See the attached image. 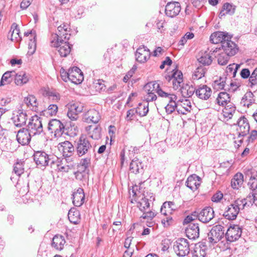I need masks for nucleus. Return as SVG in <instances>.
Wrapping results in <instances>:
<instances>
[{"label": "nucleus", "mask_w": 257, "mask_h": 257, "mask_svg": "<svg viewBox=\"0 0 257 257\" xmlns=\"http://www.w3.org/2000/svg\"><path fill=\"white\" fill-rule=\"evenodd\" d=\"M58 111V106L56 104H50L46 111L47 113H48L51 116L55 115Z\"/></svg>", "instance_id": "774afa93"}, {"label": "nucleus", "mask_w": 257, "mask_h": 257, "mask_svg": "<svg viewBox=\"0 0 257 257\" xmlns=\"http://www.w3.org/2000/svg\"><path fill=\"white\" fill-rule=\"evenodd\" d=\"M238 127L236 131L238 137H243L248 134L250 128L248 121L244 116H241L237 121Z\"/></svg>", "instance_id": "4468645a"}, {"label": "nucleus", "mask_w": 257, "mask_h": 257, "mask_svg": "<svg viewBox=\"0 0 257 257\" xmlns=\"http://www.w3.org/2000/svg\"><path fill=\"white\" fill-rule=\"evenodd\" d=\"M27 126L30 134L34 136L40 135L43 131L41 118L36 115L31 118Z\"/></svg>", "instance_id": "0eeeda50"}, {"label": "nucleus", "mask_w": 257, "mask_h": 257, "mask_svg": "<svg viewBox=\"0 0 257 257\" xmlns=\"http://www.w3.org/2000/svg\"><path fill=\"white\" fill-rule=\"evenodd\" d=\"M227 38L225 35V32L218 31L212 34L210 37V41L213 44H218L221 43L222 38Z\"/></svg>", "instance_id": "de8ad7c7"}, {"label": "nucleus", "mask_w": 257, "mask_h": 257, "mask_svg": "<svg viewBox=\"0 0 257 257\" xmlns=\"http://www.w3.org/2000/svg\"><path fill=\"white\" fill-rule=\"evenodd\" d=\"M69 25L67 24H63V26H60L58 27V32L56 34L52 35L51 40V45H56L59 41H68L70 34Z\"/></svg>", "instance_id": "7ed1b4c3"}, {"label": "nucleus", "mask_w": 257, "mask_h": 257, "mask_svg": "<svg viewBox=\"0 0 257 257\" xmlns=\"http://www.w3.org/2000/svg\"><path fill=\"white\" fill-rule=\"evenodd\" d=\"M240 65L235 64L234 63L229 64L226 69V73L230 77H235L237 71L239 68Z\"/></svg>", "instance_id": "603ef678"}, {"label": "nucleus", "mask_w": 257, "mask_h": 257, "mask_svg": "<svg viewBox=\"0 0 257 257\" xmlns=\"http://www.w3.org/2000/svg\"><path fill=\"white\" fill-rule=\"evenodd\" d=\"M180 11L181 6L178 2H169L166 6L165 14L170 18H174L178 15Z\"/></svg>", "instance_id": "6ab92c4d"}, {"label": "nucleus", "mask_w": 257, "mask_h": 257, "mask_svg": "<svg viewBox=\"0 0 257 257\" xmlns=\"http://www.w3.org/2000/svg\"><path fill=\"white\" fill-rule=\"evenodd\" d=\"M180 87L181 94L185 98L190 97L194 93L196 94V88L192 85H184L183 83Z\"/></svg>", "instance_id": "e433bc0d"}, {"label": "nucleus", "mask_w": 257, "mask_h": 257, "mask_svg": "<svg viewBox=\"0 0 257 257\" xmlns=\"http://www.w3.org/2000/svg\"><path fill=\"white\" fill-rule=\"evenodd\" d=\"M178 106H181L187 111H190L192 109L191 103L189 100L185 98L177 101Z\"/></svg>", "instance_id": "864d4df0"}, {"label": "nucleus", "mask_w": 257, "mask_h": 257, "mask_svg": "<svg viewBox=\"0 0 257 257\" xmlns=\"http://www.w3.org/2000/svg\"><path fill=\"white\" fill-rule=\"evenodd\" d=\"M32 136H33L27 128H22L18 132L17 140L22 145H27L30 142Z\"/></svg>", "instance_id": "412c9836"}, {"label": "nucleus", "mask_w": 257, "mask_h": 257, "mask_svg": "<svg viewBox=\"0 0 257 257\" xmlns=\"http://www.w3.org/2000/svg\"><path fill=\"white\" fill-rule=\"evenodd\" d=\"M162 219V223L165 227H167L173 223V219L171 216V214H168V215Z\"/></svg>", "instance_id": "e2e57ef3"}, {"label": "nucleus", "mask_w": 257, "mask_h": 257, "mask_svg": "<svg viewBox=\"0 0 257 257\" xmlns=\"http://www.w3.org/2000/svg\"><path fill=\"white\" fill-rule=\"evenodd\" d=\"M8 39L12 41L19 42L21 41L22 37L20 35V29L16 23H13L8 35Z\"/></svg>", "instance_id": "473e14b6"}, {"label": "nucleus", "mask_w": 257, "mask_h": 257, "mask_svg": "<svg viewBox=\"0 0 257 257\" xmlns=\"http://www.w3.org/2000/svg\"><path fill=\"white\" fill-rule=\"evenodd\" d=\"M154 200L155 197L153 196H151L150 199L144 197L137 202V207L141 211L145 213L146 210L150 208V202H153Z\"/></svg>", "instance_id": "7c9ffc66"}, {"label": "nucleus", "mask_w": 257, "mask_h": 257, "mask_svg": "<svg viewBox=\"0 0 257 257\" xmlns=\"http://www.w3.org/2000/svg\"><path fill=\"white\" fill-rule=\"evenodd\" d=\"M224 227L220 225L213 226L208 233L209 242L211 244H214L220 241L224 235Z\"/></svg>", "instance_id": "6e6552de"}, {"label": "nucleus", "mask_w": 257, "mask_h": 257, "mask_svg": "<svg viewBox=\"0 0 257 257\" xmlns=\"http://www.w3.org/2000/svg\"><path fill=\"white\" fill-rule=\"evenodd\" d=\"M248 198H238L233 201L230 205L227 206L225 209L223 215L225 218L228 220H234L237 215L243 210L246 206H249V204L247 203Z\"/></svg>", "instance_id": "f257e3e1"}, {"label": "nucleus", "mask_w": 257, "mask_h": 257, "mask_svg": "<svg viewBox=\"0 0 257 257\" xmlns=\"http://www.w3.org/2000/svg\"><path fill=\"white\" fill-rule=\"evenodd\" d=\"M205 71L202 67H198L194 71L192 75V79L194 80H198L204 76Z\"/></svg>", "instance_id": "13d9d810"}, {"label": "nucleus", "mask_w": 257, "mask_h": 257, "mask_svg": "<svg viewBox=\"0 0 257 257\" xmlns=\"http://www.w3.org/2000/svg\"><path fill=\"white\" fill-rule=\"evenodd\" d=\"M69 81L76 84L81 83L84 79L83 73L77 67H73L69 69Z\"/></svg>", "instance_id": "aec40b11"}, {"label": "nucleus", "mask_w": 257, "mask_h": 257, "mask_svg": "<svg viewBox=\"0 0 257 257\" xmlns=\"http://www.w3.org/2000/svg\"><path fill=\"white\" fill-rule=\"evenodd\" d=\"M68 109L67 116L71 120H76L78 118V115L81 113L83 108V105L79 102H72L67 105Z\"/></svg>", "instance_id": "1a4fd4ad"}, {"label": "nucleus", "mask_w": 257, "mask_h": 257, "mask_svg": "<svg viewBox=\"0 0 257 257\" xmlns=\"http://www.w3.org/2000/svg\"><path fill=\"white\" fill-rule=\"evenodd\" d=\"M135 56L137 61L145 63L150 58L151 52L147 47L143 46L137 49Z\"/></svg>", "instance_id": "b1692460"}, {"label": "nucleus", "mask_w": 257, "mask_h": 257, "mask_svg": "<svg viewBox=\"0 0 257 257\" xmlns=\"http://www.w3.org/2000/svg\"><path fill=\"white\" fill-rule=\"evenodd\" d=\"M155 216L156 214L153 211L150 210L147 211L146 210L145 213H143V214L140 217V218L147 219V226L149 227H152L154 225V223L153 222L149 221V220H152Z\"/></svg>", "instance_id": "3c124183"}, {"label": "nucleus", "mask_w": 257, "mask_h": 257, "mask_svg": "<svg viewBox=\"0 0 257 257\" xmlns=\"http://www.w3.org/2000/svg\"><path fill=\"white\" fill-rule=\"evenodd\" d=\"M15 75H16V72L14 71L5 72L2 77L0 82V86L10 84L12 82Z\"/></svg>", "instance_id": "c03bdc74"}, {"label": "nucleus", "mask_w": 257, "mask_h": 257, "mask_svg": "<svg viewBox=\"0 0 257 257\" xmlns=\"http://www.w3.org/2000/svg\"><path fill=\"white\" fill-rule=\"evenodd\" d=\"M68 216L69 221L74 224H77L80 222V214L78 210L70 209Z\"/></svg>", "instance_id": "a19ab883"}, {"label": "nucleus", "mask_w": 257, "mask_h": 257, "mask_svg": "<svg viewBox=\"0 0 257 257\" xmlns=\"http://www.w3.org/2000/svg\"><path fill=\"white\" fill-rule=\"evenodd\" d=\"M159 87V84L154 82L148 83L144 87L145 91L147 93L145 98L147 103L149 101H152L157 99V96L155 94V88Z\"/></svg>", "instance_id": "f3484780"}, {"label": "nucleus", "mask_w": 257, "mask_h": 257, "mask_svg": "<svg viewBox=\"0 0 257 257\" xmlns=\"http://www.w3.org/2000/svg\"><path fill=\"white\" fill-rule=\"evenodd\" d=\"M234 6L229 3H225L222 7V10L219 14V16L221 17L227 14L232 15L234 13Z\"/></svg>", "instance_id": "8fccbe9b"}, {"label": "nucleus", "mask_w": 257, "mask_h": 257, "mask_svg": "<svg viewBox=\"0 0 257 257\" xmlns=\"http://www.w3.org/2000/svg\"><path fill=\"white\" fill-rule=\"evenodd\" d=\"M212 94L210 87L206 85H200L196 88V96L202 100L208 99Z\"/></svg>", "instance_id": "5701e85b"}, {"label": "nucleus", "mask_w": 257, "mask_h": 257, "mask_svg": "<svg viewBox=\"0 0 257 257\" xmlns=\"http://www.w3.org/2000/svg\"><path fill=\"white\" fill-rule=\"evenodd\" d=\"M15 82L17 85H22L27 83L29 80V77L25 72H20L14 76Z\"/></svg>", "instance_id": "58836bf2"}, {"label": "nucleus", "mask_w": 257, "mask_h": 257, "mask_svg": "<svg viewBox=\"0 0 257 257\" xmlns=\"http://www.w3.org/2000/svg\"><path fill=\"white\" fill-rule=\"evenodd\" d=\"M207 248L205 242L201 241L195 244L193 257H205Z\"/></svg>", "instance_id": "2f4dec72"}, {"label": "nucleus", "mask_w": 257, "mask_h": 257, "mask_svg": "<svg viewBox=\"0 0 257 257\" xmlns=\"http://www.w3.org/2000/svg\"><path fill=\"white\" fill-rule=\"evenodd\" d=\"M236 107L233 104L226 105L222 110V114L225 118L230 119L235 112Z\"/></svg>", "instance_id": "49530a36"}, {"label": "nucleus", "mask_w": 257, "mask_h": 257, "mask_svg": "<svg viewBox=\"0 0 257 257\" xmlns=\"http://www.w3.org/2000/svg\"><path fill=\"white\" fill-rule=\"evenodd\" d=\"M24 161L22 160H18L17 162L14 164L13 176H11V179L13 181V179L16 180L17 178H15V175L17 177H19L24 172Z\"/></svg>", "instance_id": "c85d7f7f"}, {"label": "nucleus", "mask_w": 257, "mask_h": 257, "mask_svg": "<svg viewBox=\"0 0 257 257\" xmlns=\"http://www.w3.org/2000/svg\"><path fill=\"white\" fill-rule=\"evenodd\" d=\"M94 86L96 91L100 92L105 89V85L104 84V81L101 79H98L94 83Z\"/></svg>", "instance_id": "052dcab7"}, {"label": "nucleus", "mask_w": 257, "mask_h": 257, "mask_svg": "<svg viewBox=\"0 0 257 257\" xmlns=\"http://www.w3.org/2000/svg\"><path fill=\"white\" fill-rule=\"evenodd\" d=\"M91 161L90 155L87 156V157L82 159L79 163L78 168L86 170L88 169Z\"/></svg>", "instance_id": "4d7b16f0"}, {"label": "nucleus", "mask_w": 257, "mask_h": 257, "mask_svg": "<svg viewBox=\"0 0 257 257\" xmlns=\"http://www.w3.org/2000/svg\"><path fill=\"white\" fill-rule=\"evenodd\" d=\"M223 51L227 54L229 56H232L235 55L238 51V48L237 45L231 40L228 42H224L222 45L221 49L220 48H216L213 51V53H217Z\"/></svg>", "instance_id": "9b49d317"}, {"label": "nucleus", "mask_w": 257, "mask_h": 257, "mask_svg": "<svg viewBox=\"0 0 257 257\" xmlns=\"http://www.w3.org/2000/svg\"><path fill=\"white\" fill-rule=\"evenodd\" d=\"M173 249L177 255L184 257L190 252V244L187 239L179 238L174 243Z\"/></svg>", "instance_id": "39448f33"}, {"label": "nucleus", "mask_w": 257, "mask_h": 257, "mask_svg": "<svg viewBox=\"0 0 257 257\" xmlns=\"http://www.w3.org/2000/svg\"><path fill=\"white\" fill-rule=\"evenodd\" d=\"M86 131L89 137L92 139L98 140L100 139L101 128L99 125L95 126L94 127L91 125H89L86 127Z\"/></svg>", "instance_id": "72a5a7b5"}, {"label": "nucleus", "mask_w": 257, "mask_h": 257, "mask_svg": "<svg viewBox=\"0 0 257 257\" xmlns=\"http://www.w3.org/2000/svg\"><path fill=\"white\" fill-rule=\"evenodd\" d=\"M34 160L39 168L45 167L48 166L49 163L51 167L55 165L58 157L53 155H49L44 151L35 152L34 155Z\"/></svg>", "instance_id": "f03ea898"}, {"label": "nucleus", "mask_w": 257, "mask_h": 257, "mask_svg": "<svg viewBox=\"0 0 257 257\" xmlns=\"http://www.w3.org/2000/svg\"><path fill=\"white\" fill-rule=\"evenodd\" d=\"M155 92L158 94L159 96L167 98L168 99H170V97L172 95H175L174 94L168 93L164 91L162 89L160 88L159 85L158 88H155Z\"/></svg>", "instance_id": "0e129e2a"}, {"label": "nucleus", "mask_w": 257, "mask_h": 257, "mask_svg": "<svg viewBox=\"0 0 257 257\" xmlns=\"http://www.w3.org/2000/svg\"><path fill=\"white\" fill-rule=\"evenodd\" d=\"M226 77H220L219 79L216 80L213 83V88L217 90L223 89L225 87Z\"/></svg>", "instance_id": "5fc2aeb1"}, {"label": "nucleus", "mask_w": 257, "mask_h": 257, "mask_svg": "<svg viewBox=\"0 0 257 257\" xmlns=\"http://www.w3.org/2000/svg\"><path fill=\"white\" fill-rule=\"evenodd\" d=\"M174 205V203L171 201L164 202L161 208V213L165 216L168 215V214H172V212L175 210L173 208Z\"/></svg>", "instance_id": "37998d69"}, {"label": "nucleus", "mask_w": 257, "mask_h": 257, "mask_svg": "<svg viewBox=\"0 0 257 257\" xmlns=\"http://www.w3.org/2000/svg\"><path fill=\"white\" fill-rule=\"evenodd\" d=\"M243 182V175L240 173H236L232 179L231 185L233 189H238Z\"/></svg>", "instance_id": "ea45409f"}, {"label": "nucleus", "mask_w": 257, "mask_h": 257, "mask_svg": "<svg viewBox=\"0 0 257 257\" xmlns=\"http://www.w3.org/2000/svg\"><path fill=\"white\" fill-rule=\"evenodd\" d=\"M51 46L57 48L60 56L62 57H65L70 54L72 46L68 41H59L57 45Z\"/></svg>", "instance_id": "393cba45"}, {"label": "nucleus", "mask_w": 257, "mask_h": 257, "mask_svg": "<svg viewBox=\"0 0 257 257\" xmlns=\"http://www.w3.org/2000/svg\"><path fill=\"white\" fill-rule=\"evenodd\" d=\"M86 170H83V169L78 168V170L74 173L75 177L77 180H82L84 178L86 177Z\"/></svg>", "instance_id": "69168bd1"}, {"label": "nucleus", "mask_w": 257, "mask_h": 257, "mask_svg": "<svg viewBox=\"0 0 257 257\" xmlns=\"http://www.w3.org/2000/svg\"><path fill=\"white\" fill-rule=\"evenodd\" d=\"M177 96L176 95H172L169 100V103L165 107L166 111L168 114L172 113L178 107Z\"/></svg>", "instance_id": "4c0bfd02"}, {"label": "nucleus", "mask_w": 257, "mask_h": 257, "mask_svg": "<svg viewBox=\"0 0 257 257\" xmlns=\"http://www.w3.org/2000/svg\"><path fill=\"white\" fill-rule=\"evenodd\" d=\"M92 150V146L88 140L84 136H81L76 142V151L79 157L90 155Z\"/></svg>", "instance_id": "20e7f679"}, {"label": "nucleus", "mask_w": 257, "mask_h": 257, "mask_svg": "<svg viewBox=\"0 0 257 257\" xmlns=\"http://www.w3.org/2000/svg\"><path fill=\"white\" fill-rule=\"evenodd\" d=\"M101 115L97 110L90 109L86 112L83 117L84 121L87 123H97L100 120Z\"/></svg>", "instance_id": "4be33fe9"}, {"label": "nucleus", "mask_w": 257, "mask_h": 257, "mask_svg": "<svg viewBox=\"0 0 257 257\" xmlns=\"http://www.w3.org/2000/svg\"><path fill=\"white\" fill-rule=\"evenodd\" d=\"M145 164L138 158L133 159L130 164V171L131 173L137 174H143L144 171Z\"/></svg>", "instance_id": "a878e982"}, {"label": "nucleus", "mask_w": 257, "mask_h": 257, "mask_svg": "<svg viewBox=\"0 0 257 257\" xmlns=\"http://www.w3.org/2000/svg\"><path fill=\"white\" fill-rule=\"evenodd\" d=\"M199 220L203 223H208L214 217L213 209L211 207H206L203 208L199 213H197Z\"/></svg>", "instance_id": "2eb2a0df"}, {"label": "nucleus", "mask_w": 257, "mask_h": 257, "mask_svg": "<svg viewBox=\"0 0 257 257\" xmlns=\"http://www.w3.org/2000/svg\"><path fill=\"white\" fill-rule=\"evenodd\" d=\"M148 106V103H140L136 109V112L141 116H146L149 111Z\"/></svg>", "instance_id": "09e8293b"}, {"label": "nucleus", "mask_w": 257, "mask_h": 257, "mask_svg": "<svg viewBox=\"0 0 257 257\" xmlns=\"http://www.w3.org/2000/svg\"><path fill=\"white\" fill-rule=\"evenodd\" d=\"M165 78L168 82H172L175 90L178 89L183 84V73L176 68L171 71V74L166 75Z\"/></svg>", "instance_id": "423d86ee"}, {"label": "nucleus", "mask_w": 257, "mask_h": 257, "mask_svg": "<svg viewBox=\"0 0 257 257\" xmlns=\"http://www.w3.org/2000/svg\"><path fill=\"white\" fill-rule=\"evenodd\" d=\"M65 243L66 241L64 236L57 234L53 238L52 246L55 249L61 250L63 248Z\"/></svg>", "instance_id": "f704fd0d"}, {"label": "nucleus", "mask_w": 257, "mask_h": 257, "mask_svg": "<svg viewBox=\"0 0 257 257\" xmlns=\"http://www.w3.org/2000/svg\"><path fill=\"white\" fill-rule=\"evenodd\" d=\"M218 54H217V56H216V53H211V55L214 54V55L217 57V62L218 64L220 65H225L228 63V61L229 59L230 56H229L227 54H226L224 52H222L221 51L220 52H218Z\"/></svg>", "instance_id": "79ce46f5"}, {"label": "nucleus", "mask_w": 257, "mask_h": 257, "mask_svg": "<svg viewBox=\"0 0 257 257\" xmlns=\"http://www.w3.org/2000/svg\"><path fill=\"white\" fill-rule=\"evenodd\" d=\"M24 103L31 110L36 111L38 110V103L35 96L32 95H29L24 100Z\"/></svg>", "instance_id": "c9c22d12"}, {"label": "nucleus", "mask_w": 257, "mask_h": 257, "mask_svg": "<svg viewBox=\"0 0 257 257\" xmlns=\"http://www.w3.org/2000/svg\"><path fill=\"white\" fill-rule=\"evenodd\" d=\"M248 185L252 190V196L254 202L255 200H257V184L251 181H248Z\"/></svg>", "instance_id": "680f3d73"}, {"label": "nucleus", "mask_w": 257, "mask_h": 257, "mask_svg": "<svg viewBox=\"0 0 257 257\" xmlns=\"http://www.w3.org/2000/svg\"><path fill=\"white\" fill-rule=\"evenodd\" d=\"M48 128L55 138L60 137L64 132V124L58 119H52L49 123Z\"/></svg>", "instance_id": "9d476101"}, {"label": "nucleus", "mask_w": 257, "mask_h": 257, "mask_svg": "<svg viewBox=\"0 0 257 257\" xmlns=\"http://www.w3.org/2000/svg\"><path fill=\"white\" fill-rule=\"evenodd\" d=\"M241 233V228L238 225H233L228 228L225 236L227 241L233 242L239 238Z\"/></svg>", "instance_id": "f8f14e48"}, {"label": "nucleus", "mask_w": 257, "mask_h": 257, "mask_svg": "<svg viewBox=\"0 0 257 257\" xmlns=\"http://www.w3.org/2000/svg\"><path fill=\"white\" fill-rule=\"evenodd\" d=\"M209 53H204L199 58L198 61L204 65H209L211 64L212 59Z\"/></svg>", "instance_id": "6e6d98bb"}, {"label": "nucleus", "mask_w": 257, "mask_h": 257, "mask_svg": "<svg viewBox=\"0 0 257 257\" xmlns=\"http://www.w3.org/2000/svg\"><path fill=\"white\" fill-rule=\"evenodd\" d=\"M216 100L218 105L223 106L230 102V97L227 92H221L218 94Z\"/></svg>", "instance_id": "a18cd8bd"}, {"label": "nucleus", "mask_w": 257, "mask_h": 257, "mask_svg": "<svg viewBox=\"0 0 257 257\" xmlns=\"http://www.w3.org/2000/svg\"><path fill=\"white\" fill-rule=\"evenodd\" d=\"M34 37L30 39V42L28 44L29 51L28 52L33 54L36 49V35H33Z\"/></svg>", "instance_id": "bf43d9fd"}, {"label": "nucleus", "mask_w": 257, "mask_h": 257, "mask_svg": "<svg viewBox=\"0 0 257 257\" xmlns=\"http://www.w3.org/2000/svg\"><path fill=\"white\" fill-rule=\"evenodd\" d=\"M85 199V195L83 189L81 188L77 189L76 191L73 194V203L77 207L81 206L84 202Z\"/></svg>", "instance_id": "cd10ccee"}, {"label": "nucleus", "mask_w": 257, "mask_h": 257, "mask_svg": "<svg viewBox=\"0 0 257 257\" xmlns=\"http://www.w3.org/2000/svg\"><path fill=\"white\" fill-rule=\"evenodd\" d=\"M28 119V115L26 112L23 110L19 109L16 114H14L12 118L14 125L19 127H21L26 124Z\"/></svg>", "instance_id": "dca6fc26"}, {"label": "nucleus", "mask_w": 257, "mask_h": 257, "mask_svg": "<svg viewBox=\"0 0 257 257\" xmlns=\"http://www.w3.org/2000/svg\"><path fill=\"white\" fill-rule=\"evenodd\" d=\"M55 164L57 166V169L62 172H68L74 168L73 160L70 158L67 159L64 157L61 160L58 158Z\"/></svg>", "instance_id": "ddd939ff"}, {"label": "nucleus", "mask_w": 257, "mask_h": 257, "mask_svg": "<svg viewBox=\"0 0 257 257\" xmlns=\"http://www.w3.org/2000/svg\"><path fill=\"white\" fill-rule=\"evenodd\" d=\"M249 82L252 86L257 84V67L253 70L249 78Z\"/></svg>", "instance_id": "338daca9"}, {"label": "nucleus", "mask_w": 257, "mask_h": 257, "mask_svg": "<svg viewBox=\"0 0 257 257\" xmlns=\"http://www.w3.org/2000/svg\"><path fill=\"white\" fill-rule=\"evenodd\" d=\"M186 185L191 190L197 189L200 185V178L195 174L190 175L186 181Z\"/></svg>", "instance_id": "c756f323"}, {"label": "nucleus", "mask_w": 257, "mask_h": 257, "mask_svg": "<svg viewBox=\"0 0 257 257\" xmlns=\"http://www.w3.org/2000/svg\"><path fill=\"white\" fill-rule=\"evenodd\" d=\"M58 149L62 152L63 156L65 158H70L72 156L75 151L73 145L69 141H64L59 143Z\"/></svg>", "instance_id": "a211bd4d"}, {"label": "nucleus", "mask_w": 257, "mask_h": 257, "mask_svg": "<svg viewBox=\"0 0 257 257\" xmlns=\"http://www.w3.org/2000/svg\"><path fill=\"white\" fill-rule=\"evenodd\" d=\"M187 237L190 239H195L199 236V228L198 223H190L185 229Z\"/></svg>", "instance_id": "bb28decb"}]
</instances>
